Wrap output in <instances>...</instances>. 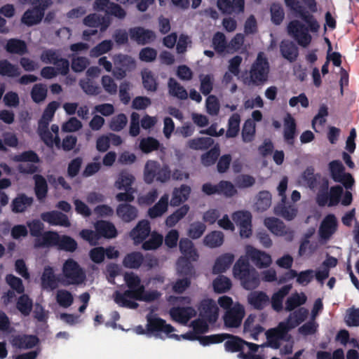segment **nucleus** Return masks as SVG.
Segmentation results:
<instances>
[{
    "label": "nucleus",
    "mask_w": 359,
    "mask_h": 359,
    "mask_svg": "<svg viewBox=\"0 0 359 359\" xmlns=\"http://www.w3.org/2000/svg\"><path fill=\"white\" fill-rule=\"evenodd\" d=\"M35 248L56 247L60 250L74 252L78 248L77 242L67 235L60 236L56 231L43 232L42 238L34 239Z\"/></svg>",
    "instance_id": "obj_1"
},
{
    "label": "nucleus",
    "mask_w": 359,
    "mask_h": 359,
    "mask_svg": "<svg viewBox=\"0 0 359 359\" xmlns=\"http://www.w3.org/2000/svg\"><path fill=\"white\" fill-rule=\"evenodd\" d=\"M171 175V170L166 164H161L154 160H148L144 168V181L150 184L155 180L161 183L168 182Z\"/></svg>",
    "instance_id": "obj_2"
},
{
    "label": "nucleus",
    "mask_w": 359,
    "mask_h": 359,
    "mask_svg": "<svg viewBox=\"0 0 359 359\" xmlns=\"http://www.w3.org/2000/svg\"><path fill=\"white\" fill-rule=\"evenodd\" d=\"M86 273L80 265L73 259H68L62 266V277L60 282L63 285H79L86 280Z\"/></svg>",
    "instance_id": "obj_3"
},
{
    "label": "nucleus",
    "mask_w": 359,
    "mask_h": 359,
    "mask_svg": "<svg viewBox=\"0 0 359 359\" xmlns=\"http://www.w3.org/2000/svg\"><path fill=\"white\" fill-rule=\"evenodd\" d=\"M248 73L250 74V82L254 85H263L268 80L269 64L262 52L259 53Z\"/></svg>",
    "instance_id": "obj_4"
},
{
    "label": "nucleus",
    "mask_w": 359,
    "mask_h": 359,
    "mask_svg": "<svg viewBox=\"0 0 359 359\" xmlns=\"http://www.w3.org/2000/svg\"><path fill=\"white\" fill-rule=\"evenodd\" d=\"M309 27L298 20H294L287 25L288 34L302 47L306 48L311 42L312 36L309 34Z\"/></svg>",
    "instance_id": "obj_5"
},
{
    "label": "nucleus",
    "mask_w": 359,
    "mask_h": 359,
    "mask_svg": "<svg viewBox=\"0 0 359 359\" xmlns=\"http://www.w3.org/2000/svg\"><path fill=\"white\" fill-rule=\"evenodd\" d=\"M245 315L244 307L239 303H236L233 308L227 309L224 315V323L226 327H238Z\"/></svg>",
    "instance_id": "obj_6"
},
{
    "label": "nucleus",
    "mask_w": 359,
    "mask_h": 359,
    "mask_svg": "<svg viewBox=\"0 0 359 359\" xmlns=\"http://www.w3.org/2000/svg\"><path fill=\"white\" fill-rule=\"evenodd\" d=\"M147 330L148 334L163 332L169 334L175 331L173 326L167 324L165 320L156 316L148 314L147 316Z\"/></svg>",
    "instance_id": "obj_7"
},
{
    "label": "nucleus",
    "mask_w": 359,
    "mask_h": 359,
    "mask_svg": "<svg viewBox=\"0 0 359 359\" xmlns=\"http://www.w3.org/2000/svg\"><path fill=\"white\" fill-rule=\"evenodd\" d=\"M264 224L272 233L280 236H288L290 240H292L293 231L287 228L280 219L276 217H266L264 219Z\"/></svg>",
    "instance_id": "obj_8"
},
{
    "label": "nucleus",
    "mask_w": 359,
    "mask_h": 359,
    "mask_svg": "<svg viewBox=\"0 0 359 359\" xmlns=\"http://www.w3.org/2000/svg\"><path fill=\"white\" fill-rule=\"evenodd\" d=\"M337 220L334 215L329 214L323 219L318 230L321 239L327 241L337 230Z\"/></svg>",
    "instance_id": "obj_9"
},
{
    "label": "nucleus",
    "mask_w": 359,
    "mask_h": 359,
    "mask_svg": "<svg viewBox=\"0 0 359 359\" xmlns=\"http://www.w3.org/2000/svg\"><path fill=\"white\" fill-rule=\"evenodd\" d=\"M47 5H43V8H31L27 9L21 18V22L27 27L39 25L45 15Z\"/></svg>",
    "instance_id": "obj_10"
},
{
    "label": "nucleus",
    "mask_w": 359,
    "mask_h": 359,
    "mask_svg": "<svg viewBox=\"0 0 359 359\" xmlns=\"http://www.w3.org/2000/svg\"><path fill=\"white\" fill-rule=\"evenodd\" d=\"M130 39L140 45H145L156 39L154 32L146 29L142 27H135L129 29Z\"/></svg>",
    "instance_id": "obj_11"
},
{
    "label": "nucleus",
    "mask_w": 359,
    "mask_h": 359,
    "mask_svg": "<svg viewBox=\"0 0 359 359\" xmlns=\"http://www.w3.org/2000/svg\"><path fill=\"white\" fill-rule=\"evenodd\" d=\"M41 219L53 226L69 227L71 225L68 217L65 214L57 210L41 213Z\"/></svg>",
    "instance_id": "obj_12"
},
{
    "label": "nucleus",
    "mask_w": 359,
    "mask_h": 359,
    "mask_svg": "<svg viewBox=\"0 0 359 359\" xmlns=\"http://www.w3.org/2000/svg\"><path fill=\"white\" fill-rule=\"evenodd\" d=\"M151 233L150 223L142 219L130 232V236L134 241L135 245L142 243Z\"/></svg>",
    "instance_id": "obj_13"
},
{
    "label": "nucleus",
    "mask_w": 359,
    "mask_h": 359,
    "mask_svg": "<svg viewBox=\"0 0 359 359\" xmlns=\"http://www.w3.org/2000/svg\"><path fill=\"white\" fill-rule=\"evenodd\" d=\"M297 135V123L292 116L287 113L283 119V138L290 146H293Z\"/></svg>",
    "instance_id": "obj_14"
},
{
    "label": "nucleus",
    "mask_w": 359,
    "mask_h": 359,
    "mask_svg": "<svg viewBox=\"0 0 359 359\" xmlns=\"http://www.w3.org/2000/svg\"><path fill=\"white\" fill-rule=\"evenodd\" d=\"M196 314L195 309L191 306L172 307L170 310L171 318L182 324H187L188 321Z\"/></svg>",
    "instance_id": "obj_15"
},
{
    "label": "nucleus",
    "mask_w": 359,
    "mask_h": 359,
    "mask_svg": "<svg viewBox=\"0 0 359 359\" xmlns=\"http://www.w3.org/2000/svg\"><path fill=\"white\" fill-rule=\"evenodd\" d=\"M116 215L125 223H130L138 217L137 208L129 203H121L116 210Z\"/></svg>",
    "instance_id": "obj_16"
},
{
    "label": "nucleus",
    "mask_w": 359,
    "mask_h": 359,
    "mask_svg": "<svg viewBox=\"0 0 359 359\" xmlns=\"http://www.w3.org/2000/svg\"><path fill=\"white\" fill-rule=\"evenodd\" d=\"M212 46L217 53H233L236 51L238 45L228 44L225 35L220 32H216L212 37Z\"/></svg>",
    "instance_id": "obj_17"
},
{
    "label": "nucleus",
    "mask_w": 359,
    "mask_h": 359,
    "mask_svg": "<svg viewBox=\"0 0 359 359\" xmlns=\"http://www.w3.org/2000/svg\"><path fill=\"white\" fill-rule=\"evenodd\" d=\"M298 212V209L294 204L287 203L286 201H280L274 208V213L287 221L294 219Z\"/></svg>",
    "instance_id": "obj_18"
},
{
    "label": "nucleus",
    "mask_w": 359,
    "mask_h": 359,
    "mask_svg": "<svg viewBox=\"0 0 359 359\" xmlns=\"http://www.w3.org/2000/svg\"><path fill=\"white\" fill-rule=\"evenodd\" d=\"M217 6L223 13L231 15L243 11L245 1L244 0H217Z\"/></svg>",
    "instance_id": "obj_19"
},
{
    "label": "nucleus",
    "mask_w": 359,
    "mask_h": 359,
    "mask_svg": "<svg viewBox=\"0 0 359 359\" xmlns=\"http://www.w3.org/2000/svg\"><path fill=\"white\" fill-rule=\"evenodd\" d=\"M198 309L201 315L210 322H215L218 317V307L212 299L201 301Z\"/></svg>",
    "instance_id": "obj_20"
},
{
    "label": "nucleus",
    "mask_w": 359,
    "mask_h": 359,
    "mask_svg": "<svg viewBox=\"0 0 359 359\" xmlns=\"http://www.w3.org/2000/svg\"><path fill=\"white\" fill-rule=\"evenodd\" d=\"M248 259H251L258 268H266L271 264V256L248 245Z\"/></svg>",
    "instance_id": "obj_21"
},
{
    "label": "nucleus",
    "mask_w": 359,
    "mask_h": 359,
    "mask_svg": "<svg viewBox=\"0 0 359 359\" xmlns=\"http://www.w3.org/2000/svg\"><path fill=\"white\" fill-rule=\"evenodd\" d=\"M191 187L187 184H182L179 187L174 188L170 205L172 207H178L186 202L191 194Z\"/></svg>",
    "instance_id": "obj_22"
},
{
    "label": "nucleus",
    "mask_w": 359,
    "mask_h": 359,
    "mask_svg": "<svg viewBox=\"0 0 359 359\" xmlns=\"http://www.w3.org/2000/svg\"><path fill=\"white\" fill-rule=\"evenodd\" d=\"M280 52L283 58L290 62H294L299 56V48L292 41L283 40L280 44Z\"/></svg>",
    "instance_id": "obj_23"
},
{
    "label": "nucleus",
    "mask_w": 359,
    "mask_h": 359,
    "mask_svg": "<svg viewBox=\"0 0 359 359\" xmlns=\"http://www.w3.org/2000/svg\"><path fill=\"white\" fill-rule=\"evenodd\" d=\"M39 341V339L36 335L18 334L13 337L11 344L13 346L20 349H29L36 346Z\"/></svg>",
    "instance_id": "obj_24"
},
{
    "label": "nucleus",
    "mask_w": 359,
    "mask_h": 359,
    "mask_svg": "<svg viewBox=\"0 0 359 359\" xmlns=\"http://www.w3.org/2000/svg\"><path fill=\"white\" fill-rule=\"evenodd\" d=\"M4 49L10 54H16L21 56L28 53L26 42L17 38H12L7 40L4 46Z\"/></svg>",
    "instance_id": "obj_25"
},
{
    "label": "nucleus",
    "mask_w": 359,
    "mask_h": 359,
    "mask_svg": "<svg viewBox=\"0 0 359 359\" xmlns=\"http://www.w3.org/2000/svg\"><path fill=\"white\" fill-rule=\"evenodd\" d=\"M169 205V195L168 194H163L159 201L151 208H149L147 212V215L151 219H156L161 217L165 212L168 211Z\"/></svg>",
    "instance_id": "obj_26"
},
{
    "label": "nucleus",
    "mask_w": 359,
    "mask_h": 359,
    "mask_svg": "<svg viewBox=\"0 0 359 359\" xmlns=\"http://www.w3.org/2000/svg\"><path fill=\"white\" fill-rule=\"evenodd\" d=\"M233 273L235 277H240L242 287L247 290V252L235 263Z\"/></svg>",
    "instance_id": "obj_27"
},
{
    "label": "nucleus",
    "mask_w": 359,
    "mask_h": 359,
    "mask_svg": "<svg viewBox=\"0 0 359 359\" xmlns=\"http://www.w3.org/2000/svg\"><path fill=\"white\" fill-rule=\"evenodd\" d=\"M58 281L53 268L50 266H46L41 277L42 287L43 289L54 290L57 287Z\"/></svg>",
    "instance_id": "obj_28"
},
{
    "label": "nucleus",
    "mask_w": 359,
    "mask_h": 359,
    "mask_svg": "<svg viewBox=\"0 0 359 359\" xmlns=\"http://www.w3.org/2000/svg\"><path fill=\"white\" fill-rule=\"evenodd\" d=\"M95 228L97 231L100 238L101 237L113 238L117 236V230L114 224L110 222L104 220L98 221L95 224Z\"/></svg>",
    "instance_id": "obj_29"
},
{
    "label": "nucleus",
    "mask_w": 359,
    "mask_h": 359,
    "mask_svg": "<svg viewBox=\"0 0 359 359\" xmlns=\"http://www.w3.org/2000/svg\"><path fill=\"white\" fill-rule=\"evenodd\" d=\"M234 261V256L231 253H224L217 258L212 268L214 274L225 272Z\"/></svg>",
    "instance_id": "obj_30"
},
{
    "label": "nucleus",
    "mask_w": 359,
    "mask_h": 359,
    "mask_svg": "<svg viewBox=\"0 0 359 359\" xmlns=\"http://www.w3.org/2000/svg\"><path fill=\"white\" fill-rule=\"evenodd\" d=\"M32 203V197H29L25 194H18L12 201V211L15 213L23 212L28 207L31 206Z\"/></svg>",
    "instance_id": "obj_31"
},
{
    "label": "nucleus",
    "mask_w": 359,
    "mask_h": 359,
    "mask_svg": "<svg viewBox=\"0 0 359 359\" xmlns=\"http://www.w3.org/2000/svg\"><path fill=\"white\" fill-rule=\"evenodd\" d=\"M179 248L181 253L183 255L182 257L190 258L192 261L198 259V255L197 251L194 248V243L189 238H181L179 243Z\"/></svg>",
    "instance_id": "obj_32"
},
{
    "label": "nucleus",
    "mask_w": 359,
    "mask_h": 359,
    "mask_svg": "<svg viewBox=\"0 0 359 359\" xmlns=\"http://www.w3.org/2000/svg\"><path fill=\"white\" fill-rule=\"evenodd\" d=\"M144 262L143 255L140 252L128 253L123 260V265L127 269H139Z\"/></svg>",
    "instance_id": "obj_33"
},
{
    "label": "nucleus",
    "mask_w": 359,
    "mask_h": 359,
    "mask_svg": "<svg viewBox=\"0 0 359 359\" xmlns=\"http://www.w3.org/2000/svg\"><path fill=\"white\" fill-rule=\"evenodd\" d=\"M269 303V297L262 291L255 292L248 297V304L258 310L263 309Z\"/></svg>",
    "instance_id": "obj_34"
},
{
    "label": "nucleus",
    "mask_w": 359,
    "mask_h": 359,
    "mask_svg": "<svg viewBox=\"0 0 359 359\" xmlns=\"http://www.w3.org/2000/svg\"><path fill=\"white\" fill-rule=\"evenodd\" d=\"M214 143L211 137H196L187 142V147L193 150H206Z\"/></svg>",
    "instance_id": "obj_35"
},
{
    "label": "nucleus",
    "mask_w": 359,
    "mask_h": 359,
    "mask_svg": "<svg viewBox=\"0 0 359 359\" xmlns=\"http://www.w3.org/2000/svg\"><path fill=\"white\" fill-rule=\"evenodd\" d=\"M271 204V194L268 191H262L256 196L254 207L256 210L263 212L266 210Z\"/></svg>",
    "instance_id": "obj_36"
},
{
    "label": "nucleus",
    "mask_w": 359,
    "mask_h": 359,
    "mask_svg": "<svg viewBox=\"0 0 359 359\" xmlns=\"http://www.w3.org/2000/svg\"><path fill=\"white\" fill-rule=\"evenodd\" d=\"M59 107V103L56 101H52L48 104L47 107L44 109L41 118L39 121L40 127L47 128L49 122L53 119L55 111Z\"/></svg>",
    "instance_id": "obj_37"
},
{
    "label": "nucleus",
    "mask_w": 359,
    "mask_h": 359,
    "mask_svg": "<svg viewBox=\"0 0 359 359\" xmlns=\"http://www.w3.org/2000/svg\"><path fill=\"white\" fill-rule=\"evenodd\" d=\"M228 339L224 343L225 350L229 352H239L243 350V345L247 344V341L241 339L240 337L228 334Z\"/></svg>",
    "instance_id": "obj_38"
},
{
    "label": "nucleus",
    "mask_w": 359,
    "mask_h": 359,
    "mask_svg": "<svg viewBox=\"0 0 359 359\" xmlns=\"http://www.w3.org/2000/svg\"><path fill=\"white\" fill-rule=\"evenodd\" d=\"M19 67L7 60H0V75L8 77H18L20 75Z\"/></svg>",
    "instance_id": "obj_39"
},
{
    "label": "nucleus",
    "mask_w": 359,
    "mask_h": 359,
    "mask_svg": "<svg viewBox=\"0 0 359 359\" xmlns=\"http://www.w3.org/2000/svg\"><path fill=\"white\" fill-rule=\"evenodd\" d=\"M300 18L309 27L310 32H317L319 30L320 25L316 18L303 7L296 15Z\"/></svg>",
    "instance_id": "obj_40"
},
{
    "label": "nucleus",
    "mask_w": 359,
    "mask_h": 359,
    "mask_svg": "<svg viewBox=\"0 0 359 359\" xmlns=\"http://www.w3.org/2000/svg\"><path fill=\"white\" fill-rule=\"evenodd\" d=\"M190 258L180 257L177 261V269L180 276L191 278L194 273V269L191 262Z\"/></svg>",
    "instance_id": "obj_41"
},
{
    "label": "nucleus",
    "mask_w": 359,
    "mask_h": 359,
    "mask_svg": "<svg viewBox=\"0 0 359 359\" xmlns=\"http://www.w3.org/2000/svg\"><path fill=\"white\" fill-rule=\"evenodd\" d=\"M128 295L136 294L135 299L139 301H144L147 302H154L158 299L161 294L157 290H152L149 292H145L144 287L139 290V291L127 292Z\"/></svg>",
    "instance_id": "obj_42"
},
{
    "label": "nucleus",
    "mask_w": 359,
    "mask_h": 359,
    "mask_svg": "<svg viewBox=\"0 0 359 359\" xmlns=\"http://www.w3.org/2000/svg\"><path fill=\"white\" fill-rule=\"evenodd\" d=\"M223 242L224 234L219 231H213L208 233L203 238L204 245L211 248L221 246Z\"/></svg>",
    "instance_id": "obj_43"
},
{
    "label": "nucleus",
    "mask_w": 359,
    "mask_h": 359,
    "mask_svg": "<svg viewBox=\"0 0 359 359\" xmlns=\"http://www.w3.org/2000/svg\"><path fill=\"white\" fill-rule=\"evenodd\" d=\"M35 182L34 191L39 200L45 198L48 194V184L46 179L41 175L34 176Z\"/></svg>",
    "instance_id": "obj_44"
},
{
    "label": "nucleus",
    "mask_w": 359,
    "mask_h": 359,
    "mask_svg": "<svg viewBox=\"0 0 359 359\" xmlns=\"http://www.w3.org/2000/svg\"><path fill=\"white\" fill-rule=\"evenodd\" d=\"M233 222L241 228L242 238H247V210L236 211L232 215Z\"/></svg>",
    "instance_id": "obj_45"
},
{
    "label": "nucleus",
    "mask_w": 359,
    "mask_h": 359,
    "mask_svg": "<svg viewBox=\"0 0 359 359\" xmlns=\"http://www.w3.org/2000/svg\"><path fill=\"white\" fill-rule=\"evenodd\" d=\"M168 84L169 93L171 95L180 100H186L187 98L188 93L187 90L175 79L170 78Z\"/></svg>",
    "instance_id": "obj_46"
},
{
    "label": "nucleus",
    "mask_w": 359,
    "mask_h": 359,
    "mask_svg": "<svg viewBox=\"0 0 359 359\" xmlns=\"http://www.w3.org/2000/svg\"><path fill=\"white\" fill-rule=\"evenodd\" d=\"M161 146L158 140L152 137H147L141 139L139 144L140 150L144 154H149L157 151Z\"/></svg>",
    "instance_id": "obj_47"
},
{
    "label": "nucleus",
    "mask_w": 359,
    "mask_h": 359,
    "mask_svg": "<svg viewBox=\"0 0 359 359\" xmlns=\"http://www.w3.org/2000/svg\"><path fill=\"white\" fill-rule=\"evenodd\" d=\"M163 241V236L156 231H153L149 239L142 243V248L144 250H154L162 245Z\"/></svg>",
    "instance_id": "obj_48"
},
{
    "label": "nucleus",
    "mask_w": 359,
    "mask_h": 359,
    "mask_svg": "<svg viewBox=\"0 0 359 359\" xmlns=\"http://www.w3.org/2000/svg\"><path fill=\"white\" fill-rule=\"evenodd\" d=\"M306 302V296L304 293L295 292L287 299L285 309L287 311H292L297 307L304 304Z\"/></svg>",
    "instance_id": "obj_49"
},
{
    "label": "nucleus",
    "mask_w": 359,
    "mask_h": 359,
    "mask_svg": "<svg viewBox=\"0 0 359 359\" xmlns=\"http://www.w3.org/2000/svg\"><path fill=\"white\" fill-rule=\"evenodd\" d=\"M33 307V302L27 294H22L18 299L16 308L24 316H29Z\"/></svg>",
    "instance_id": "obj_50"
},
{
    "label": "nucleus",
    "mask_w": 359,
    "mask_h": 359,
    "mask_svg": "<svg viewBox=\"0 0 359 359\" xmlns=\"http://www.w3.org/2000/svg\"><path fill=\"white\" fill-rule=\"evenodd\" d=\"M212 285L215 292L224 293L231 289L232 285L229 278L219 275L213 280Z\"/></svg>",
    "instance_id": "obj_51"
},
{
    "label": "nucleus",
    "mask_w": 359,
    "mask_h": 359,
    "mask_svg": "<svg viewBox=\"0 0 359 359\" xmlns=\"http://www.w3.org/2000/svg\"><path fill=\"white\" fill-rule=\"evenodd\" d=\"M115 65H118L127 71H131L136 67L135 60L128 55L118 54L114 58Z\"/></svg>",
    "instance_id": "obj_52"
},
{
    "label": "nucleus",
    "mask_w": 359,
    "mask_h": 359,
    "mask_svg": "<svg viewBox=\"0 0 359 359\" xmlns=\"http://www.w3.org/2000/svg\"><path fill=\"white\" fill-rule=\"evenodd\" d=\"M220 154V149L218 146H215L209 151L201 155V163L204 166H210L215 163Z\"/></svg>",
    "instance_id": "obj_53"
},
{
    "label": "nucleus",
    "mask_w": 359,
    "mask_h": 359,
    "mask_svg": "<svg viewBox=\"0 0 359 359\" xmlns=\"http://www.w3.org/2000/svg\"><path fill=\"white\" fill-rule=\"evenodd\" d=\"M142 84L144 88L151 92L156 91L158 82L151 71H144L142 72Z\"/></svg>",
    "instance_id": "obj_54"
},
{
    "label": "nucleus",
    "mask_w": 359,
    "mask_h": 359,
    "mask_svg": "<svg viewBox=\"0 0 359 359\" xmlns=\"http://www.w3.org/2000/svg\"><path fill=\"white\" fill-rule=\"evenodd\" d=\"M135 180L134 176L127 171H121L116 182V187L118 189H133L131 187Z\"/></svg>",
    "instance_id": "obj_55"
},
{
    "label": "nucleus",
    "mask_w": 359,
    "mask_h": 359,
    "mask_svg": "<svg viewBox=\"0 0 359 359\" xmlns=\"http://www.w3.org/2000/svg\"><path fill=\"white\" fill-rule=\"evenodd\" d=\"M124 280L128 287V291L136 292L144 285H141L140 278L133 272L126 273L124 275Z\"/></svg>",
    "instance_id": "obj_56"
},
{
    "label": "nucleus",
    "mask_w": 359,
    "mask_h": 359,
    "mask_svg": "<svg viewBox=\"0 0 359 359\" xmlns=\"http://www.w3.org/2000/svg\"><path fill=\"white\" fill-rule=\"evenodd\" d=\"M4 140L0 139V151L3 152H6L8 149L6 146L10 147H17L19 141L16 135L13 133H4L3 134Z\"/></svg>",
    "instance_id": "obj_57"
},
{
    "label": "nucleus",
    "mask_w": 359,
    "mask_h": 359,
    "mask_svg": "<svg viewBox=\"0 0 359 359\" xmlns=\"http://www.w3.org/2000/svg\"><path fill=\"white\" fill-rule=\"evenodd\" d=\"M270 13L272 22L276 25H280L285 17L281 5L278 3H273L270 7Z\"/></svg>",
    "instance_id": "obj_58"
},
{
    "label": "nucleus",
    "mask_w": 359,
    "mask_h": 359,
    "mask_svg": "<svg viewBox=\"0 0 359 359\" xmlns=\"http://www.w3.org/2000/svg\"><path fill=\"white\" fill-rule=\"evenodd\" d=\"M308 314V310L304 307H301L291 313L288 319L289 323H292V327H295L304 322Z\"/></svg>",
    "instance_id": "obj_59"
},
{
    "label": "nucleus",
    "mask_w": 359,
    "mask_h": 359,
    "mask_svg": "<svg viewBox=\"0 0 359 359\" xmlns=\"http://www.w3.org/2000/svg\"><path fill=\"white\" fill-rule=\"evenodd\" d=\"M56 301L60 306L68 308L73 304L74 297L69 291L59 290L56 294Z\"/></svg>",
    "instance_id": "obj_60"
},
{
    "label": "nucleus",
    "mask_w": 359,
    "mask_h": 359,
    "mask_svg": "<svg viewBox=\"0 0 359 359\" xmlns=\"http://www.w3.org/2000/svg\"><path fill=\"white\" fill-rule=\"evenodd\" d=\"M128 123V118L126 114L121 113L111 118L109 126L114 132L122 130Z\"/></svg>",
    "instance_id": "obj_61"
},
{
    "label": "nucleus",
    "mask_w": 359,
    "mask_h": 359,
    "mask_svg": "<svg viewBox=\"0 0 359 359\" xmlns=\"http://www.w3.org/2000/svg\"><path fill=\"white\" fill-rule=\"evenodd\" d=\"M79 86L83 92L88 95H97L100 93V88L89 79L79 81Z\"/></svg>",
    "instance_id": "obj_62"
},
{
    "label": "nucleus",
    "mask_w": 359,
    "mask_h": 359,
    "mask_svg": "<svg viewBox=\"0 0 359 359\" xmlns=\"http://www.w3.org/2000/svg\"><path fill=\"white\" fill-rule=\"evenodd\" d=\"M47 96V88L42 83L35 84L31 90V97L36 103L43 101Z\"/></svg>",
    "instance_id": "obj_63"
},
{
    "label": "nucleus",
    "mask_w": 359,
    "mask_h": 359,
    "mask_svg": "<svg viewBox=\"0 0 359 359\" xmlns=\"http://www.w3.org/2000/svg\"><path fill=\"white\" fill-rule=\"evenodd\" d=\"M201 86L200 91L204 95H208L213 88L214 77L212 74H201L199 76Z\"/></svg>",
    "instance_id": "obj_64"
}]
</instances>
